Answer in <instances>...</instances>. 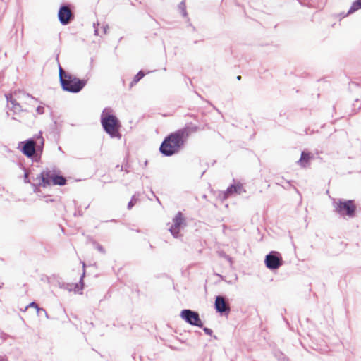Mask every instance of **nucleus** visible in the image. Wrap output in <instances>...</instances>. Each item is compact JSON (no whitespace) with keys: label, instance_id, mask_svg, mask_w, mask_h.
Masks as SVG:
<instances>
[{"label":"nucleus","instance_id":"1","mask_svg":"<svg viewBox=\"0 0 361 361\" xmlns=\"http://www.w3.org/2000/svg\"><path fill=\"white\" fill-rule=\"evenodd\" d=\"M198 129L197 126L192 123L186 124L185 127L171 133L164 137L159 147L160 153L164 157H171L179 153L192 133Z\"/></svg>","mask_w":361,"mask_h":361},{"label":"nucleus","instance_id":"2","mask_svg":"<svg viewBox=\"0 0 361 361\" xmlns=\"http://www.w3.org/2000/svg\"><path fill=\"white\" fill-rule=\"evenodd\" d=\"M18 145L24 155L35 161H38L41 158L44 145V140L42 135V132L35 135L34 137L20 142Z\"/></svg>","mask_w":361,"mask_h":361},{"label":"nucleus","instance_id":"3","mask_svg":"<svg viewBox=\"0 0 361 361\" xmlns=\"http://www.w3.org/2000/svg\"><path fill=\"white\" fill-rule=\"evenodd\" d=\"M101 124L104 130L111 137L121 139V126L118 118L113 114L111 108H105L101 114Z\"/></svg>","mask_w":361,"mask_h":361},{"label":"nucleus","instance_id":"4","mask_svg":"<svg viewBox=\"0 0 361 361\" xmlns=\"http://www.w3.org/2000/svg\"><path fill=\"white\" fill-rule=\"evenodd\" d=\"M335 212L343 218L355 217L357 207L353 200L338 199L334 202Z\"/></svg>","mask_w":361,"mask_h":361},{"label":"nucleus","instance_id":"5","mask_svg":"<svg viewBox=\"0 0 361 361\" xmlns=\"http://www.w3.org/2000/svg\"><path fill=\"white\" fill-rule=\"evenodd\" d=\"M36 180H39V185L46 188L52 183L54 185L63 186L66 184L67 180L61 175L51 173L49 169L43 170L39 175L36 177Z\"/></svg>","mask_w":361,"mask_h":361},{"label":"nucleus","instance_id":"6","mask_svg":"<svg viewBox=\"0 0 361 361\" xmlns=\"http://www.w3.org/2000/svg\"><path fill=\"white\" fill-rule=\"evenodd\" d=\"M86 84V80L80 79L72 74L67 75L65 79H61L60 82L62 90L71 93L80 92Z\"/></svg>","mask_w":361,"mask_h":361},{"label":"nucleus","instance_id":"7","mask_svg":"<svg viewBox=\"0 0 361 361\" xmlns=\"http://www.w3.org/2000/svg\"><path fill=\"white\" fill-rule=\"evenodd\" d=\"M180 316L182 319L192 326L197 327H202L203 326L200 314L196 311L190 309H183L181 310Z\"/></svg>","mask_w":361,"mask_h":361},{"label":"nucleus","instance_id":"8","mask_svg":"<svg viewBox=\"0 0 361 361\" xmlns=\"http://www.w3.org/2000/svg\"><path fill=\"white\" fill-rule=\"evenodd\" d=\"M283 263L281 255L277 251H271L265 256V266L270 270L278 269Z\"/></svg>","mask_w":361,"mask_h":361},{"label":"nucleus","instance_id":"9","mask_svg":"<svg viewBox=\"0 0 361 361\" xmlns=\"http://www.w3.org/2000/svg\"><path fill=\"white\" fill-rule=\"evenodd\" d=\"M58 18L63 25H66L74 19V15L70 10L68 5L62 4L58 11Z\"/></svg>","mask_w":361,"mask_h":361},{"label":"nucleus","instance_id":"10","mask_svg":"<svg viewBox=\"0 0 361 361\" xmlns=\"http://www.w3.org/2000/svg\"><path fill=\"white\" fill-rule=\"evenodd\" d=\"M214 309L216 312L221 315H228L230 313L231 308L228 302H226L223 295H219L215 297Z\"/></svg>","mask_w":361,"mask_h":361},{"label":"nucleus","instance_id":"11","mask_svg":"<svg viewBox=\"0 0 361 361\" xmlns=\"http://www.w3.org/2000/svg\"><path fill=\"white\" fill-rule=\"evenodd\" d=\"M185 219L181 212H178L173 219V224L169 228V231L174 238L179 236L180 228L184 224Z\"/></svg>","mask_w":361,"mask_h":361},{"label":"nucleus","instance_id":"12","mask_svg":"<svg viewBox=\"0 0 361 361\" xmlns=\"http://www.w3.org/2000/svg\"><path fill=\"white\" fill-rule=\"evenodd\" d=\"M243 192H245V190L243 189V185L240 183H233L228 186L226 191L220 194L219 197L222 200H224L234 193L241 194Z\"/></svg>","mask_w":361,"mask_h":361},{"label":"nucleus","instance_id":"13","mask_svg":"<svg viewBox=\"0 0 361 361\" xmlns=\"http://www.w3.org/2000/svg\"><path fill=\"white\" fill-rule=\"evenodd\" d=\"M6 99L8 103H11L12 107L11 110L14 112V114H17L18 112H26L28 113V111L26 109H23L20 104L13 98L12 95L10 94H5Z\"/></svg>","mask_w":361,"mask_h":361},{"label":"nucleus","instance_id":"14","mask_svg":"<svg viewBox=\"0 0 361 361\" xmlns=\"http://www.w3.org/2000/svg\"><path fill=\"white\" fill-rule=\"evenodd\" d=\"M312 158L313 155L312 153L302 151L300 159L298 161V163L301 166V167L305 168Z\"/></svg>","mask_w":361,"mask_h":361},{"label":"nucleus","instance_id":"15","mask_svg":"<svg viewBox=\"0 0 361 361\" xmlns=\"http://www.w3.org/2000/svg\"><path fill=\"white\" fill-rule=\"evenodd\" d=\"M29 307H34L37 310V314L39 315L40 314V312H45V317L49 319V314L47 312L46 310L42 308V307H39L38 306V305L35 302H30L29 305H27L25 307V310L23 311H26L27 310V308Z\"/></svg>","mask_w":361,"mask_h":361},{"label":"nucleus","instance_id":"16","mask_svg":"<svg viewBox=\"0 0 361 361\" xmlns=\"http://www.w3.org/2000/svg\"><path fill=\"white\" fill-rule=\"evenodd\" d=\"M359 9H361V0H355V1L353 2L347 14L344 15L343 16H346L349 14H352Z\"/></svg>","mask_w":361,"mask_h":361},{"label":"nucleus","instance_id":"17","mask_svg":"<svg viewBox=\"0 0 361 361\" xmlns=\"http://www.w3.org/2000/svg\"><path fill=\"white\" fill-rule=\"evenodd\" d=\"M87 241L92 244L93 247L97 249L99 252L102 254H105L106 251L103 246L97 243L95 240H94L92 237L87 236Z\"/></svg>","mask_w":361,"mask_h":361},{"label":"nucleus","instance_id":"18","mask_svg":"<svg viewBox=\"0 0 361 361\" xmlns=\"http://www.w3.org/2000/svg\"><path fill=\"white\" fill-rule=\"evenodd\" d=\"M56 61L57 62V64H58V68H59V82H61V79H65V77L67 75H70L71 73L65 71L63 70V68L61 67L60 63H59V54H57L56 56Z\"/></svg>","mask_w":361,"mask_h":361},{"label":"nucleus","instance_id":"19","mask_svg":"<svg viewBox=\"0 0 361 361\" xmlns=\"http://www.w3.org/2000/svg\"><path fill=\"white\" fill-rule=\"evenodd\" d=\"M145 75V73L143 71H140L133 78L130 82V87H133L135 84L137 83Z\"/></svg>","mask_w":361,"mask_h":361},{"label":"nucleus","instance_id":"20","mask_svg":"<svg viewBox=\"0 0 361 361\" xmlns=\"http://www.w3.org/2000/svg\"><path fill=\"white\" fill-rule=\"evenodd\" d=\"M85 276V271L83 272L82 275L80 277V285H78V283H72L73 284V290L77 293L80 290H82L83 289L84 283H83V277Z\"/></svg>","mask_w":361,"mask_h":361},{"label":"nucleus","instance_id":"21","mask_svg":"<svg viewBox=\"0 0 361 361\" xmlns=\"http://www.w3.org/2000/svg\"><path fill=\"white\" fill-rule=\"evenodd\" d=\"M274 355L279 361H288V358L285 354L279 350L274 351Z\"/></svg>","mask_w":361,"mask_h":361},{"label":"nucleus","instance_id":"22","mask_svg":"<svg viewBox=\"0 0 361 361\" xmlns=\"http://www.w3.org/2000/svg\"><path fill=\"white\" fill-rule=\"evenodd\" d=\"M178 8L180 10V12L183 17H186L188 13L186 11V5L185 3V0H183L179 4H178Z\"/></svg>","mask_w":361,"mask_h":361},{"label":"nucleus","instance_id":"23","mask_svg":"<svg viewBox=\"0 0 361 361\" xmlns=\"http://www.w3.org/2000/svg\"><path fill=\"white\" fill-rule=\"evenodd\" d=\"M137 200V199L136 198L135 195H133V197H131V200H130V202L128 204V206H127L128 209H131L133 208V207L135 204Z\"/></svg>","mask_w":361,"mask_h":361},{"label":"nucleus","instance_id":"24","mask_svg":"<svg viewBox=\"0 0 361 361\" xmlns=\"http://www.w3.org/2000/svg\"><path fill=\"white\" fill-rule=\"evenodd\" d=\"M201 328L203 329L204 332L207 335H209V336H212V335L213 331L211 329H209L208 327H205L204 326H202V327H201Z\"/></svg>","mask_w":361,"mask_h":361},{"label":"nucleus","instance_id":"25","mask_svg":"<svg viewBox=\"0 0 361 361\" xmlns=\"http://www.w3.org/2000/svg\"><path fill=\"white\" fill-rule=\"evenodd\" d=\"M61 288H63L65 289H67L68 290H73V284H70V283H63L62 286H61Z\"/></svg>","mask_w":361,"mask_h":361},{"label":"nucleus","instance_id":"26","mask_svg":"<svg viewBox=\"0 0 361 361\" xmlns=\"http://www.w3.org/2000/svg\"><path fill=\"white\" fill-rule=\"evenodd\" d=\"M36 111L38 114H43L44 112V108L42 106H38L36 109Z\"/></svg>","mask_w":361,"mask_h":361},{"label":"nucleus","instance_id":"27","mask_svg":"<svg viewBox=\"0 0 361 361\" xmlns=\"http://www.w3.org/2000/svg\"><path fill=\"white\" fill-rule=\"evenodd\" d=\"M31 185L33 187L34 192H37L39 191V187L41 186V185H39V183L38 184H37V183H32Z\"/></svg>","mask_w":361,"mask_h":361},{"label":"nucleus","instance_id":"28","mask_svg":"<svg viewBox=\"0 0 361 361\" xmlns=\"http://www.w3.org/2000/svg\"><path fill=\"white\" fill-rule=\"evenodd\" d=\"M24 182L26 183H30V178L28 177V173H27L25 169V173H24Z\"/></svg>","mask_w":361,"mask_h":361},{"label":"nucleus","instance_id":"29","mask_svg":"<svg viewBox=\"0 0 361 361\" xmlns=\"http://www.w3.org/2000/svg\"><path fill=\"white\" fill-rule=\"evenodd\" d=\"M123 170H124L126 173H128L129 172L128 165L126 164L124 167L123 166H121V171H123Z\"/></svg>","mask_w":361,"mask_h":361},{"label":"nucleus","instance_id":"30","mask_svg":"<svg viewBox=\"0 0 361 361\" xmlns=\"http://www.w3.org/2000/svg\"><path fill=\"white\" fill-rule=\"evenodd\" d=\"M93 27L94 28V35H99V30L98 27H95V23H94Z\"/></svg>","mask_w":361,"mask_h":361},{"label":"nucleus","instance_id":"31","mask_svg":"<svg viewBox=\"0 0 361 361\" xmlns=\"http://www.w3.org/2000/svg\"><path fill=\"white\" fill-rule=\"evenodd\" d=\"M0 361H8L7 357L4 356H0Z\"/></svg>","mask_w":361,"mask_h":361},{"label":"nucleus","instance_id":"32","mask_svg":"<svg viewBox=\"0 0 361 361\" xmlns=\"http://www.w3.org/2000/svg\"><path fill=\"white\" fill-rule=\"evenodd\" d=\"M109 28L108 25H106L103 27L104 33L106 34L107 32V29Z\"/></svg>","mask_w":361,"mask_h":361},{"label":"nucleus","instance_id":"33","mask_svg":"<svg viewBox=\"0 0 361 361\" xmlns=\"http://www.w3.org/2000/svg\"><path fill=\"white\" fill-rule=\"evenodd\" d=\"M26 96H27V97H31V98H32V99H33L37 100L36 98H35L34 97H32V96L31 94H30L29 93H27V94H26Z\"/></svg>","mask_w":361,"mask_h":361},{"label":"nucleus","instance_id":"34","mask_svg":"<svg viewBox=\"0 0 361 361\" xmlns=\"http://www.w3.org/2000/svg\"><path fill=\"white\" fill-rule=\"evenodd\" d=\"M54 202L53 199H48V200H46V202H47V203L48 202Z\"/></svg>","mask_w":361,"mask_h":361},{"label":"nucleus","instance_id":"35","mask_svg":"<svg viewBox=\"0 0 361 361\" xmlns=\"http://www.w3.org/2000/svg\"><path fill=\"white\" fill-rule=\"evenodd\" d=\"M216 276H218L219 278H221V280H224V276L222 275L216 274Z\"/></svg>","mask_w":361,"mask_h":361},{"label":"nucleus","instance_id":"36","mask_svg":"<svg viewBox=\"0 0 361 361\" xmlns=\"http://www.w3.org/2000/svg\"><path fill=\"white\" fill-rule=\"evenodd\" d=\"M236 79H237L238 80H240L242 79L241 75H238V76H237V78H236Z\"/></svg>","mask_w":361,"mask_h":361},{"label":"nucleus","instance_id":"37","mask_svg":"<svg viewBox=\"0 0 361 361\" xmlns=\"http://www.w3.org/2000/svg\"><path fill=\"white\" fill-rule=\"evenodd\" d=\"M298 1L300 2V4L301 5H302V6H305V5H306V4H304L303 3H302L300 0H298Z\"/></svg>","mask_w":361,"mask_h":361},{"label":"nucleus","instance_id":"38","mask_svg":"<svg viewBox=\"0 0 361 361\" xmlns=\"http://www.w3.org/2000/svg\"><path fill=\"white\" fill-rule=\"evenodd\" d=\"M99 25V23H95V27H98Z\"/></svg>","mask_w":361,"mask_h":361},{"label":"nucleus","instance_id":"39","mask_svg":"<svg viewBox=\"0 0 361 361\" xmlns=\"http://www.w3.org/2000/svg\"><path fill=\"white\" fill-rule=\"evenodd\" d=\"M13 120H18L16 117H12Z\"/></svg>","mask_w":361,"mask_h":361},{"label":"nucleus","instance_id":"40","mask_svg":"<svg viewBox=\"0 0 361 361\" xmlns=\"http://www.w3.org/2000/svg\"><path fill=\"white\" fill-rule=\"evenodd\" d=\"M228 261H231V258L230 257H228Z\"/></svg>","mask_w":361,"mask_h":361}]
</instances>
